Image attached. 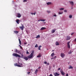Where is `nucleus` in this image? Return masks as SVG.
Returning a JSON list of instances; mask_svg holds the SVG:
<instances>
[{
	"mask_svg": "<svg viewBox=\"0 0 76 76\" xmlns=\"http://www.w3.org/2000/svg\"><path fill=\"white\" fill-rule=\"evenodd\" d=\"M34 53V51H32V53H31L30 55H29L28 56H24L23 58L26 61H27L28 60V58H31L32 57Z\"/></svg>",
	"mask_w": 76,
	"mask_h": 76,
	"instance_id": "nucleus-1",
	"label": "nucleus"
},
{
	"mask_svg": "<svg viewBox=\"0 0 76 76\" xmlns=\"http://www.w3.org/2000/svg\"><path fill=\"white\" fill-rule=\"evenodd\" d=\"M18 64H14V65L15 66H17L18 67H23V65L22 63H18Z\"/></svg>",
	"mask_w": 76,
	"mask_h": 76,
	"instance_id": "nucleus-2",
	"label": "nucleus"
},
{
	"mask_svg": "<svg viewBox=\"0 0 76 76\" xmlns=\"http://www.w3.org/2000/svg\"><path fill=\"white\" fill-rule=\"evenodd\" d=\"M12 55L13 56H15L16 57H18L20 58H21V56L20 55H18V54H17V53H14L13 54H12Z\"/></svg>",
	"mask_w": 76,
	"mask_h": 76,
	"instance_id": "nucleus-3",
	"label": "nucleus"
},
{
	"mask_svg": "<svg viewBox=\"0 0 76 76\" xmlns=\"http://www.w3.org/2000/svg\"><path fill=\"white\" fill-rule=\"evenodd\" d=\"M70 42H68V43H67V44L68 45V48L69 49L70 48Z\"/></svg>",
	"mask_w": 76,
	"mask_h": 76,
	"instance_id": "nucleus-4",
	"label": "nucleus"
},
{
	"mask_svg": "<svg viewBox=\"0 0 76 76\" xmlns=\"http://www.w3.org/2000/svg\"><path fill=\"white\" fill-rule=\"evenodd\" d=\"M61 57L63 58L65 56V55L63 53H61Z\"/></svg>",
	"mask_w": 76,
	"mask_h": 76,
	"instance_id": "nucleus-5",
	"label": "nucleus"
},
{
	"mask_svg": "<svg viewBox=\"0 0 76 76\" xmlns=\"http://www.w3.org/2000/svg\"><path fill=\"white\" fill-rule=\"evenodd\" d=\"M19 28L21 29V30H23L24 28V26L22 25V26H20Z\"/></svg>",
	"mask_w": 76,
	"mask_h": 76,
	"instance_id": "nucleus-6",
	"label": "nucleus"
},
{
	"mask_svg": "<svg viewBox=\"0 0 76 76\" xmlns=\"http://www.w3.org/2000/svg\"><path fill=\"white\" fill-rule=\"evenodd\" d=\"M56 30V29H53L52 31H51V33H55V31Z\"/></svg>",
	"mask_w": 76,
	"mask_h": 76,
	"instance_id": "nucleus-7",
	"label": "nucleus"
},
{
	"mask_svg": "<svg viewBox=\"0 0 76 76\" xmlns=\"http://www.w3.org/2000/svg\"><path fill=\"white\" fill-rule=\"evenodd\" d=\"M17 17H18L20 18L21 17V15L19 13H18L17 14Z\"/></svg>",
	"mask_w": 76,
	"mask_h": 76,
	"instance_id": "nucleus-8",
	"label": "nucleus"
},
{
	"mask_svg": "<svg viewBox=\"0 0 76 76\" xmlns=\"http://www.w3.org/2000/svg\"><path fill=\"white\" fill-rule=\"evenodd\" d=\"M54 75H55V76H58L60 75V74H58L57 72L56 73V74H54Z\"/></svg>",
	"mask_w": 76,
	"mask_h": 76,
	"instance_id": "nucleus-9",
	"label": "nucleus"
},
{
	"mask_svg": "<svg viewBox=\"0 0 76 76\" xmlns=\"http://www.w3.org/2000/svg\"><path fill=\"white\" fill-rule=\"evenodd\" d=\"M69 3H70V4H71V5L72 6H73L74 5V2L72 1H69Z\"/></svg>",
	"mask_w": 76,
	"mask_h": 76,
	"instance_id": "nucleus-10",
	"label": "nucleus"
},
{
	"mask_svg": "<svg viewBox=\"0 0 76 76\" xmlns=\"http://www.w3.org/2000/svg\"><path fill=\"white\" fill-rule=\"evenodd\" d=\"M46 29V27H42L40 29H41V30H45Z\"/></svg>",
	"mask_w": 76,
	"mask_h": 76,
	"instance_id": "nucleus-11",
	"label": "nucleus"
},
{
	"mask_svg": "<svg viewBox=\"0 0 76 76\" xmlns=\"http://www.w3.org/2000/svg\"><path fill=\"white\" fill-rule=\"evenodd\" d=\"M71 37H70V36H67V39H66L67 40H69L70 39Z\"/></svg>",
	"mask_w": 76,
	"mask_h": 76,
	"instance_id": "nucleus-12",
	"label": "nucleus"
},
{
	"mask_svg": "<svg viewBox=\"0 0 76 76\" xmlns=\"http://www.w3.org/2000/svg\"><path fill=\"white\" fill-rule=\"evenodd\" d=\"M61 74L63 75L64 76L65 75V73L63 71H61Z\"/></svg>",
	"mask_w": 76,
	"mask_h": 76,
	"instance_id": "nucleus-13",
	"label": "nucleus"
},
{
	"mask_svg": "<svg viewBox=\"0 0 76 76\" xmlns=\"http://www.w3.org/2000/svg\"><path fill=\"white\" fill-rule=\"evenodd\" d=\"M14 33H16V34H18L19 31H14Z\"/></svg>",
	"mask_w": 76,
	"mask_h": 76,
	"instance_id": "nucleus-14",
	"label": "nucleus"
},
{
	"mask_svg": "<svg viewBox=\"0 0 76 76\" xmlns=\"http://www.w3.org/2000/svg\"><path fill=\"white\" fill-rule=\"evenodd\" d=\"M19 21H20V20H19V19H17V20H16V22H17V23H18V24H19Z\"/></svg>",
	"mask_w": 76,
	"mask_h": 76,
	"instance_id": "nucleus-15",
	"label": "nucleus"
},
{
	"mask_svg": "<svg viewBox=\"0 0 76 76\" xmlns=\"http://www.w3.org/2000/svg\"><path fill=\"white\" fill-rule=\"evenodd\" d=\"M55 44L56 45H59V43L58 42H56Z\"/></svg>",
	"mask_w": 76,
	"mask_h": 76,
	"instance_id": "nucleus-16",
	"label": "nucleus"
},
{
	"mask_svg": "<svg viewBox=\"0 0 76 76\" xmlns=\"http://www.w3.org/2000/svg\"><path fill=\"white\" fill-rule=\"evenodd\" d=\"M18 40L19 41L20 44V45H21V41L20 40V38L19 37Z\"/></svg>",
	"mask_w": 76,
	"mask_h": 76,
	"instance_id": "nucleus-17",
	"label": "nucleus"
},
{
	"mask_svg": "<svg viewBox=\"0 0 76 76\" xmlns=\"http://www.w3.org/2000/svg\"><path fill=\"white\" fill-rule=\"evenodd\" d=\"M38 70L37 69L36 70L35 72V73L36 74H37V73L38 72Z\"/></svg>",
	"mask_w": 76,
	"mask_h": 76,
	"instance_id": "nucleus-18",
	"label": "nucleus"
},
{
	"mask_svg": "<svg viewBox=\"0 0 76 76\" xmlns=\"http://www.w3.org/2000/svg\"><path fill=\"white\" fill-rule=\"evenodd\" d=\"M51 4V2H48L47 3V4H48V5H49Z\"/></svg>",
	"mask_w": 76,
	"mask_h": 76,
	"instance_id": "nucleus-19",
	"label": "nucleus"
},
{
	"mask_svg": "<svg viewBox=\"0 0 76 76\" xmlns=\"http://www.w3.org/2000/svg\"><path fill=\"white\" fill-rule=\"evenodd\" d=\"M55 55V53H52L51 56H52V57H53Z\"/></svg>",
	"mask_w": 76,
	"mask_h": 76,
	"instance_id": "nucleus-20",
	"label": "nucleus"
},
{
	"mask_svg": "<svg viewBox=\"0 0 76 76\" xmlns=\"http://www.w3.org/2000/svg\"><path fill=\"white\" fill-rule=\"evenodd\" d=\"M73 68V67L72 66H69V69H72Z\"/></svg>",
	"mask_w": 76,
	"mask_h": 76,
	"instance_id": "nucleus-21",
	"label": "nucleus"
},
{
	"mask_svg": "<svg viewBox=\"0 0 76 76\" xmlns=\"http://www.w3.org/2000/svg\"><path fill=\"white\" fill-rule=\"evenodd\" d=\"M40 37V36L39 35H37V37H36V38H39Z\"/></svg>",
	"mask_w": 76,
	"mask_h": 76,
	"instance_id": "nucleus-22",
	"label": "nucleus"
},
{
	"mask_svg": "<svg viewBox=\"0 0 76 76\" xmlns=\"http://www.w3.org/2000/svg\"><path fill=\"white\" fill-rule=\"evenodd\" d=\"M21 58H24V55H23V54H21Z\"/></svg>",
	"mask_w": 76,
	"mask_h": 76,
	"instance_id": "nucleus-23",
	"label": "nucleus"
},
{
	"mask_svg": "<svg viewBox=\"0 0 76 76\" xmlns=\"http://www.w3.org/2000/svg\"><path fill=\"white\" fill-rule=\"evenodd\" d=\"M64 8H61L59 10H64Z\"/></svg>",
	"mask_w": 76,
	"mask_h": 76,
	"instance_id": "nucleus-24",
	"label": "nucleus"
},
{
	"mask_svg": "<svg viewBox=\"0 0 76 76\" xmlns=\"http://www.w3.org/2000/svg\"><path fill=\"white\" fill-rule=\"evenodd\" d=\"M41 57V55H39L37 56V57L40 58Z\"/></svg>",
	"mask_w": 76,
	"mask_h": 76,
	"instance_id": "nucleus-25",
	"label": "nucleus"
},
{
	"mask_svg": "<svg viewBox=\"0 0 76 76\" xmlns=\"http://www.w3.org/2000/svg\"><path fill=\"white\" fill-rule=\"evenodd\" d=\"M72 15H69V18H72Z\"/></svg>",
	"mask_w": 76,
	"mask_h": 76,
	"instance_id": "nucleus-26",
	"label": "nucleus"
},
{
	"mask_svg": "<svg viewBox=\"0 0 76 76\" xmlns=\"http://www.w3.org/2000/svg\"><path fill=\"white\" fill-rule=\"evenodd\" d=\"M45 21V19H41V21Z\"/></svg>",
	"mask_w": 76,
	"mask_h": 76,
	"instance_id": "nucleus-27",
	"label": "nucleus"
},
{
	"mask_svg": "<svg viewBox=\"0 0 76 76\" xmlns=\"http://www.w3.org/2000/svg\"><path fill=\"white\" fill-rule=\"evenodd\" d=\"M63 13V12H58V14H62Z\"/></svg>",
	"mask_w": 76,
	"mask_h": 76,
	"instance_id": "nucleus-28",
	"label": "nucleus"
},
{
	"mask_svg": "<svg viewBox=\"0 0 76 76\" xmlns=\"http://www.w3.org/2000/svg\"><path fill=\"white\" fill-rule=\"evenodd\" d=\"M38 47V46L37 45V44H36V45L35 46V48H37Z\"/></svg>",
	"mask_w": 76,
	"mask_h": 76,
	"instance_id": "nucleus-29",
	"label": "nucleus"
},
{
	"mask_svg": "<svg viewBox=\"0 0 76 76\" xmlns=\"http://www.w3.org/2000/svg\"><path fill=\"white\" fill-rule=\"evenodd\" d=\"M15 51L16 53H17L18 52V50L16 49L15 50Z\"/></svg>",
	"mask_w": 76,
	"mask_h": 76,
	"instance_id": "nucleus-30",
	"label": "nucleus"
},
{
	"mask_svg": "<svg viewBox=\"0 0 76 76\" xmlns=\"http://www.w3.org/2000/svg\"><path fill=\"white\" fill-rule=\"evenodd\" d=\"M47 12L48 13H50V11H47Z\"/></svg>",
	"mask_w": 76,
	"mask_h": 76,
	"instance_id": "nucleus-31",
	"label": "nucleus"
},
{
	"mask_svg": "<svg viewBox=\"0 0 76 76\" xmlns=\"http://www.w3.org/2000/svg\"><path fill=\"white\" fill-rule=\"evenodd\" d=\"M19 46L21 48V49H22L23 48H22V46H20V45H19Z\"/></svg>",
	"mask_w": 76,
	"mask_h": 76,
	"instance_id": "nucleus-32",
	"label": "nucleus"
},
{
	"mask_svg": "<svg viewBox=\"0 0 76 76\" xmlns=\"http://www.w3.org/2000/svg\"><path fill=\"white\" fill-rule=\"evenodd\" d=\"M26 54H29V52H28V50H26Z\"/></svg>",
	"mask_w": 76,
	"mask_h": 76,
	"instance_id": "nucleus-33",
	"label": "nucleus"
},
{
	"mask_svg": "<svg viewBox=\"0 0 76 76\" xmlns=\"http://www.w3.org/2000/svg\"><path fill=\"white\" fill-rule=\"evenodd\" d=\"M72 53V52H71V51H70V52H69L68 54H70Z\"/></svg>",
	"mask_w": 76,
	"mask_h": 76,
	"instance_id": "nucleus-34",
	"label": "nucleus"
},
{
	"mask_svg": "<svg viewBox=\"0 0 76 76\" xmlns=\"http://www.w3.org/2000/svg\"><path fill=\"white\" fill-rule=\"evenodd\" d=\"M20 53V52L19 51V50H18L17 53Z\"/></svg>",
	"mask_w": 76,
	"mask_h": 76,
	"instance_id": "nucleus-35",
	"label": "nucleus"
},
{
	"mask_svg": "<svg viewBox=\"0 0 76 76\" xmlns=\"http://www.w3.org/2000/svg\"><path fill=\"white\" fill-rule=\"evenodd\" d=\"M27 1L26 0H23V2H26Z\"/></svg>",
	"mask_w": 76,
	"mask_h": 76,
	"instance_id": "nucleus-36",
	"label": "nucleus"
},
{
	"mask_svg": "<svg viewBox=\"0 0 76 76\" xmlns=\"http://www.w3.org/2000/svg\"><path fill=\"white\" fill-rule=\"evenodd\" d=\"M53 16L56 17V15L55 14L53 15Z\"/></svg>",
	"mask_w": 76,
	"mask_h": 76,
	"instance_id": "nucleus-37",
	"label": "nucleus"
},
{
	"mask_svg": "<svg viewBox=\"0 0 76 76\" xmlns=\"http://www.w3.org/2000/svg\"><path fill=\"white\" fill-rule=\"evenodd\" d=\"M42 47V46H39V48H41Z\"/></svg>",
	"mask_w": 76,
	"mask_h": 76,
	"instance_id": "nucleus-38",
	"label": "nucleus"
},
{
	"mask_svg": "<svg viewBox=\"0 0 76 76\" xmlns=\"http://www.w3.org/2000/svg\"><path fill=\"white\" fill-rule=\"evenodd\" d=\"M44 63L45 64H47V62H44Z\"/></svg>",
	"mask_w": 76,
	"mask_h": 76,
	"instance_id": "nucleus-39",
	"label": "nucleus"
},
{
	"mask_svg": "<svg viewBox=\"0 0 76 76\" xmlns=\"http://www.w3.org/2000/svg\"><path fill=\"white\" fill-rule=\"evenodd\" d=\"M64 11L65 12H67V10H64Z\"/></svg>",
	"mask_w": 76,
	"mask_h": 76,
	"instance_id": "nucleus-40",
	"label": "nucleus"
},
{
	"mask_svg": "<svg viewBox=\"0 0 76 76\" xmlns=\"http://www.w3.org/2000/svg\"><path fill=\"white\" fill-rule=\"evenodd\" d=\"M49 76H53L52 74H50Z\"/></svg>",
	"mask_w": 76,
	"mask_h": 76,
	"instance_id": "nucleus-41",
	"label": "nucleus"
},
{
	"mask_svg": "<svg viewBox=\"0 0 76 76\" xmlns=\"http://www.w3.org/2000/svg\"><path fill=\"white\" fill-rule=\"evenodd\" d=\"M41 68V67H39V68H38V69H39Z\"/></svg>",
	"mask_w": 76,
	"mask_h": 76,
	"instance_id": "nucleus-42",
	"label": "nucleus"
},
{
	"mask_svg": "<svg viewBox=\"0 0 76 76\" xmlns=\"http://www.w3.org/2000/svg\"><path fill=\"white\" fill-rule=\"evenodd\" d=\"M38 50H41V49L40 48H39Z\"/></svg>",
	"mask_w": 76,
	"mask_h": 76,
	"instance_id": "nucleus-43",
	"label": "nucleus"
},
{
	"mask_svg": "<svg viewBox=\"0 0 76 76\" xmlns=\"http://www.w3.org/2000/svg\"><path fill=\"white\" fill-rule=\"evenodd\" d=\"M41 20H38V21H41Z\"/></svg>",
	"mask_w": 76,
	"mask_h": 76,
	"instance_id": "nucleus-44",
	"label": "nucleus"
},
{
	"mask_svg": "<svg viewBox=\"0 0 76 76\" xmlns=\"http://www.w3.org/2000/svg\"><path fill=\"white\" fill-rule=\"evenodd\" d=\"M74 33L73 32L72 33H71V35H73V34Z\"/></svg>",
	"mask_w": 76,
	"mask_h": 76,
	"instance_id": "nucleus-45",
	"label": "nucleus"
},
{
	"mask_svg": "<svg viewBox=\"0 0 76 76\" xmlns=\"http://www.w3.org/2000/svg\"><path fill=\"white\" fill-rule=\"evenodd\" d=\"M60 69H61V68H59V69H58V71H59V70H60Z\"/></svg>",
	"mask_w": 76,
	"mask_h": 76,
	"instance_id": "nucleus-46",
	"label": "nucleus"
},
{
	"mask_svg": "<svg viewBox=\"0 0 76 76\" xmlns=\"http://www.w3.org/2000/svg\"><path fill=\"white\" fill-rule=\"evenodd\" d=\"M27 73V74H29L30 73V72H28Z\"/></svg>",
	"mask_w": 76,
	"mask_h": 76,
	"instance_id": "nucleus-47",
	"label": "nucleus"
},
{
	"mask_svg": "<svg viewBox=\"0 0 76 76\" xmlns=\"http://www.w3.org/2000/svg\"><path fill=\"white\" fill-rule=\"evenodd\" d=\"M27 44V43L26 42V43H24V45H26Z\"/></svg>",
	"mask_w": 76,
	"mask_h": 76,
	"instance_id": "nucleus-48",
	"label": "nucleus"
},
{
	"mask_svg": "<svg viewBox=\"0 0 76 76\" xmlns=\"http://www.w3.org/2000/svg\"><path fill=\"white\" fill-rule=\"evenodd\" d=\"M66 76H69V75L68 74H67L66 75Z\"/></svg>",
	"mask_w": 76,
	"mask_h": 76,
	"instance_id": "nucleus-49",
	"label": "nucleus"
},
{
	"mask_svg": "<svg viewBox=\"0 0 76 76\" xmlns=\"http://www.w3.org/2000/svg\"><path fill=\"white\" fill-rule=\"evenodd\" d=\"M55 58H51V59H55Z\"/></svg>",
	"mask_w": 76,
	"mask_h": 76,
	"instance_id": "nucleus-50",
	"label": "nucleus"
},
{
	"mask_svg": "<svg viewBox=\"0 0 76 76\" xmlns=\"http://www.w3.org/2000/svg\"><path fill=\"white\" fill-rule=\"evenodd\" d=\"M36 13V12H35L34 13V15H35V14Z\"/></svg>",
	"mask_w": 76,
	"mask_h": 76,
	"instance_id": "nucleus-51",
	"label": "nucleus"
},
{
	"mask_svg": "<svg viewBox=\"0 0 76 76\" xmlns=\"http://www.w3.org/2000/svg\"><path fill=\"white\" fill-rule=\"evenodd\" d=\"M31 14H32V15H34V13H31Z\"/></svg>",
	"mask_w": 76,
	"mask_h": 76,
	"instance_id": "nucleus-52",
	"label": "nucleus"
},
{
	"mask_svg": "<svg viewBox=\"0 0 76 76\" xmlns=\"http://www.w3.org/2000/svg\"><path fill=\"white\" fill-rule=\"evenodd\" d=\"M74 41H75V42H76V39H75Z\"/></svg>",
	"mask_w": 76,
	"mask_h": 76,
	"instance_id": "nucleus-53",
	"label": "nucleus"
},
{
	"mask_svg": "<svg viewBox=\"0 0 76 76\" xmlns=\"http://www.w3.org/2000/svg\"><path fill=\"white\" fill-rule=\"evenodd\" d=\"M49 63H48V64H47V65H49Z\"/></svg>",
	"mask_w": 76,
	"mask_h": 76,
	"instance_id": "nucleus-54",
	"label": "nucleus"
},
{
	"mask_svg": "<svg viewBox=\"0 0 76 76\" xmlns=\"http://www.w3.org/2000/svg\"><path fill=\"white\" fill-rule=\"evenodd\" d=\"M56 57V56H55V57H54V58H55Z\"/></svg>",
	"mask_w": 76,
	"mask_h": 76,
	"instance_id": "nucleus-55",
	"label": "nucleus"
},
{
	"mask_svg": "<svg viewBox=\"0 0 76 76\" xmlns=\"http://www.w3.org/2000/svg\"><path fill=\"white\" fill-rule=\"evenodd\" d=\"M75 70H76V67L75 68Z\"/></svg>",
	"mask_w": 76,
	"mask_h": 76,
	"instance_id": "nucleus-56",
	"label": "nucleus"
},
{
	"mask_svg": "<svg viewBox=\"0 0 76 76\" xmlns=\"http://www.w3.org/2000/svg\"><path fill=\"white\" fill-rule=\"evenodd\" d=\"M54 51V50H53V51Z\"/></svg>",
	"mask_w": 76,
	"mask_h": 76,
	"instance_id": "nucleus-57",
	"label": "nucleus"
}]
</instances>
